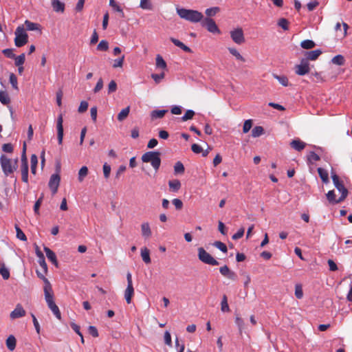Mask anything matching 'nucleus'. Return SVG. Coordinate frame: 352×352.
I'll use <instances>...</instances> for the list:
<instances>
[{"instance_id":"nucleus-1","label":"nucleus","mask_w":352,"mask_h":352,"mask_svg":"<svg viewBox=\"0 0 352 352\" xmlns=\"http://www.w3.org/2000/svg\"><path fill=\"white\" fill-rule=\"evenodd\" d=\"M176 11L181 19L191 23H196L200 22L204 18L203 14L195 10L177 8Z\"/></svg>"},{"instance_id":"nucleus-2","label":"nucleus","mask_w":352,"mask_h":352,"mask_svg":"<svg viewBox=\"0 0 352 352\" xmlns=\"http://www.w3.org/2000/svg\"><path fill=\"white\" fill-rule=\"evenodd\" d=\"M0 164L3 173L8 176L16 170L18 167V158L12 161L6 155L2 154L0 157Z\"/></svg>"},{"instance_id":"nucleus-3","label":"nucleus","mask_w":352,"mask_h":352,"mask_svg":"<svg viewBox=\"0 0 352 352\" xmlns=\"http://www.w3.org/2000/svg\"><path fill=\"white\" fill-rule=\"evenodd\" d=\"M160 155V152L148 151L143 154L142 160L145 163L150 162L153 168L157 170L159 169L161 164Z\"/></svg>"},{"instance_id":"nucleus-4","label":"nucleus","mask_w":352,"mask_h":352,"mask_svg":"<svg viewBox=\"0 0 352 352\" xmlns=\"http://www.w3.org/2000/svg\"><path fill=\"white\" fill-rule=\"evenodd\" d=\"M14 44L16 47H21L28 42V35L25 32L23 25H19L15 30Z\"/></svg>"},{"instance_id":"nucleus-5","label":"nucleus","mask_w":352,"mask_h":352,"mask_svg":"<svg viewBox=\"0 0 352 352\" xmlns=\"http://www.w3.org/2000/svg\"><path fill=\"white\" fill-rule=\"evenodd\" d=\"M198 258L204 263L210 265H218L219 262L214 258L208 252L203 248H198Z\"/></svg>"},{"instance_id":"nucleus-6","label":"nucleus","mask_w":352,"mask_h":352,"mask_svg":"<svg viewBox=\"0 0 352 352\" xmlns=\"http://www.w3.org/2000/svg\"><path fill=\"white\" fill-rule=\"evenodd\" d=\"M332 181L334 186L341 193L340 200H344L348 196V190L344 187L343 182L341 181L336 174L331 175Z\"/></svg>"},{"instance_id":"nucleus-7","label":"nucleus","mask_w":352,"mask_h":352,"mask_svg":"<svg viewBox=\"0 0 352 352\" xmlns=\"http://www.w3.org/2000/svg\"><path fill=\"white\" fill-rule=\"evenodd\" d=\"M200 22L201 23V25L203 27H205L208 32L214 34H220L221 32L218 26L217 25L215 21L209 17H204L202 21Z\"/></svg>"},{"instance_id":"nucleus-8","label":"nucleus","mask_w":352,"mask_h":352,"mask_svg":"<svg viewBox=\"0 0 352 352\" xmlns=\"http://www.w3.org/2000/svg\"><path fill=\"white\" fill-rule=\"evenodd\" d=\"M295 73L298 76H304L310 72L309 64L307 60L302 59L300 63L295 65Z\"/></svg>"},{"instance_id":"nucleus-9","label":"nucleus","mask_w":352,"mask_h":352,"mask_svg":"<svg viewBox=\"0 0 352 352\" xmlns=\"http://www.w3.org/2000/svg\"><path fill=\"white\" fill-rule=\"evenodd\" d=\"M232 40L236 44L241 45L245 42L244 34L242 28H238L230 32Z\"/></svg>"},{"instance_id":"nucleus-10","label":"nucleus","mask_w":352,"mask_h":352,"mask_svg":"<svg viewBox=\"0 0 352 352\" xmlns=\"http://www.w3.org/2000/svg\"><path fill=\"white\" fill-rule=\"evenodd\" d=\"M60 177L58 173H55L51 175L48 185L53 195L57 192L58 188L60 184Z\"/></svg>"},{"instance_id":"nucleus-11","label":"nucleus","mask_w":352,"mask_h":352,"mask_svg":"<svg viewBox=\"0 0 352 352\" xmlns=\"http://www.w3.org/2000/svg\"><path fill=\"white\" fill-rule=\"evenodd\" d=\"M63 115L60 114L57 118L56 128H57V138L58 142L59 144H61L63 142Z\"/></svg>"},{"instance_id":"nucleus-12","label":"nucleus","mask_w":352,"mask_h":352,"mask_svg":"<svg viewBox=\"0 0 352 352\" xmlns=\"http://www.w3.org/2000/svg\"><path fill=\"white\" fill-rule=\"evenodd\" d=\"M25 311L21 304H17L15 309L10 313L11 319H16L25 316Z\"/></svg>"},{"instance_id":"nucleus-13","label":"nucleus","mask_w":352,"mask_h":352,"mask_svg":"<svg viewBox=\"0 0 352 352\" xmlns=\"http://www.w3.org/2000/svg\"><path fill=\"white\" fill-rule=\"evenodd\" d=\"M219 272L221 274V275L230 280H235L236 279V273L233 271H231L227 265L221 267L219 268Z\"/></svg>"},{"instance_id":"nucleus-14","label":"nucleus","mask_w":352,"mask_h":352,"mask_svg":"<svg viewBox=\"0 0 352 352\" xmlns=\"http://www.w3.org/2000/svg\"><path fill=\"white\" fill-rule=\"evenodd\" d=\"M44 296H45V300L47 303L54 302V293L52 290V287L51 284L47 285H44Z\"/></svg>"},{"instance_id":"nucleus-15","label":"nucleus","mask_w":352,"mask_h":352,"mask_svg":"<svg viewBox=\"0 0 352 352\" xmlns=\"http://www.w3.org/2000/svg\"><path fill=\"white\" fill-rule=\"evenodd\" d=\"M111 10L116 13V17L118 19H122L125 17L122 7L117 4L114 0H111Z\"/></svg>"},{"instance_id":"nucleus-16","label":"nucleus","mask_w":352,"mask_h":352,"mask_svg":"<svg viewBox=\"0 0 352 352\" xmlns=\"http://www.w3.org/2000/svg\"><path fill=\"white\" fill-rule=\"evenodd\" d=\"M322 54V51L320 50H315L309 52H306L305 53V58L304 59L309 60H316L319 56Z\"/></svg>"},{"instance_id":"nucleus-17","label":"nucleus","mask_w":352,"mask_h":352,"mask_svg":"<svg viewBox=\"0 0 352 352\" xmlns=\"http://www.w3.org/2000/svg\"><path fill=\"white\" fill-rule=\"evenodd\" d=\"M43 249L48 260L51 261L56 267H58V261L55 253L46 246H45Z\"/></svg>"},{"instance_id":"nucleus-18","label":"nucleus","mask_w":352,"mask_h":352,"mask_svg":"<svg viewBox=\"0 0 352 352\" xmlns=\"http://www.w3.org/2000/svg\"><path fill=\"white\" fill-rule=\"evenodd\" d=\"M326 196H327V199L328 201L331 204H333V205L337 204H339L344 201V200H340V197L338 199H336V193L333 190H329L326 194Z\"/></svg>"},{"instance_id":"nucleus-19","label":"nucleus","mask_w":352,"mask_h":352,"mask_svg":"<svg viewBox=\"0 0 352 352\" xmlns=\"http://www.w3.org/2000/svg\"><path fill=\"white\" fill-rule=\"evenodd\" d=\"M290 146L294 149L300 151L305 148L306 144L300 139H296L290 142Z\"/></svg>"},{"instance_id":"nucleus-20","label":"nucleus","mask_w":352,"mask_h":352,"mask_svg":"<svg viewBox=\"0 0 352 352\" xmlns=\"http://www.w3.org/2000/svg\"><path fill=\"white\" fill-rule=\"evenodd\" d=\"M25 25L26 30L28 31H38L40 33H41V25L38 23H33L32 21L26 20L25 21Z\"/></svg>"},{"instance_id":"nucleus-21","label":"nucleus","mask_w":352,"mask_h":352,"mask_svg":"<svg viewBox=\"0 0 352 352\" xmlns=\"http://www.w3.org/2000/svg\"><path fill=\"white\" fill-rule=\"evenodd\" d=\"M141 232H142V235L145 239H148L151 236L152 232H151V230L150 228V225L148 222L143 223L141 225Z\"/></svg>"},{"instance_id":"nucleus-22","label":"nucleus","mask_w":352,"mask_h":352,"mask_svg":"<svg viewBox=\"0 0 352 352\" xmlns=\"http://www.w3.org/2000/svg\"><path fill=\"white\" fill-rule=\"evenodd\" d=\"M21 179L26 184L28 183V163L21 164Z\"/></svg>"},{"instance_id":"nucleus-23","label":"nucleus","mask_w":352,"mask_h":352,"mask_svg":"<svg viewBox=\"0 0 352 352\" xmlns=\"http://www.w3.org/2000/svg\"><path fill=\"white\" fill-rule=\"evenodd\" d=\"M134 295V289L133 285H127L124 291V298L128 304L131 302L132 297Z\"/></svg>"},{"instance_id":"nucleus-24","label":"nucleus","mask_w":352,"mask_h":352,"mask_svg":"<svg viewBox=\"0 0 352 352\" xmlns=\"http://www.w3.org/2000/svg\"><path fill=\"white\" fill-rule=\"evenodd\" d=\"M52 6L53 10L57 12H63L65 10V4L60 2L59 0H52Z\"/></svg>"},{"instance_id":"nucleus-25","label":"nucleus","mask_w":352,"mask_h":352,"mask_svg":"<svg viewBox=\"0 0 352 352\" xmlns=\"http://www.w3.org/2000/svg\"><path fill=\"white\" fill-rule=\"evenodd\" d=\"M48 307L50 309V310L52 311V313L54 314V316L58 319L60 320L61 318V314L59 310L58 307L56 305V303L54 302L47 303Z\"/></svg>"},{"instance_id":"nucleus-26","label":"nucleus","mask_w":352,"mask_h":352,"mask_svg":"<svg viewBox=\"0 0 352 352\" xmlns=\"http://www.w3.org/2000/svg\"><path fill=\"white\" fill-rule=\"evenodd\" d=\"M16 340L14 336L10 335L6 340V346L10 351H12L16 348Z\"/></svg>"},{"instance_id":"nucleus-27","label":"nucleus","mask_w":352,"mask_h":352,"mask_svg":"<svg viewBox=\"0 0 352 352\" xmlns=\"http://www.w3.org/2000/svg\"><path fill=\"white\" fill-rule=\"evenodd\" d=\"M170 40L172 41L174 45H175L177 47H179L182 50H183L186 52H192V50L190 47L184 45L182 42L179 41L178 39H176L175 38L171 37Z\"/></svg>"},{"instance_id":"nucleus-28","label":"nucleus","mask_w":352,"mask_h":352,"mask_svg":"<svg viewBox=\"0 0 352 352\" xmlns=\"http://www.w3.org/2000/svg\"><path fill=\"white\" fill-rule=\"evenodd\" d=\"M168 112V110H153L151 113V117L152 120L162 118L166 113Z\"/></svg>"},{"instance_id":"nucleus-29","label":"nucleus","mask_w":352,"mask_h":352,"mask_svg":"<svg viewBox=\"0 0 352 352\" xmlns=\"http://www.w3.org/2000/svg\"><path fill=\"white\" fill-rule=\"evenodd\" d=\"M170 190L177 192L181 188V183L178 179H173L168 182Z\"/></svg>"},{"instance_id":"nucleus-30","label":"nucleus","mask_w":352,"mask_h":352,"mask_svg":"<svg viewBox=\"0 0 352 352\" xmlns=\"http://www.w3.org/2000/svg\"><path fill=\"white\" fill-rule=\"evenodd\" d=\"M317 170L322 181L324 184L329 183V174L327 171L322 168H318Z\"/></svg>"},{"instance_id":"nucleus-31","label":"nucleus","mask_w":352,"mask_h":352,"mask_svg":"<svg viewBox=\"0 0 352 352\" xmlns=\"http://www.w3.org/2000/svg\"><path fill=\"white\" fill-rule=\"evenodd\" d=\"M141 256L145 263H151L150 252L146 248L141 249Z\"/></svg>"},{"instance_id":"nucleus-32","label":"nucleus","mask_w":352,"mask_h":352,"mask_svg":"<svg viewBox=\"0 0 352 352\" xmlns=\"http://www.w3.org/2000/svg\"><path fill=\"white\" fill-rule=\"evenodd\" d=\"M130 112V107L128 106L126 108L123 109L118 115V120L120 122L124 120L129 116Z\"/></svg>"},{"instance_id":"nucleus-33","label":"nucleus","mask_w":352,"mask_h":352,"mask_svg":"<svg viewBox=\"0 0 352 352\" xmlns=\"http://www.w3.org/2000/svg\"><path fill=\"white\" fill-rule=\"evenodd\" d=\"M0 102L4 105L10 104V98L7 91H0Z\"/></svg>"},{"instance_id":"nucleus-34","label":"nucleus","mask_w":352,"mask_h":352,"mask_svg":"<svg viewBox=\"0 0 352 352\" xmlns=\"http://www.w3.org/2000/svg\"><path fill=\"white\" fill-rule=\"evenodd\" d=\"M31 163V173L33 175L36 174V166L38 164V157L35 154H32L30 158Z\"/></svg>"},{"instance_id":"nucleus-35","label":"nucleus","mask_w":352,"mask_h":352,"mask_svg":"<svg viewBox=\"0 0 352 352\" xmlns=\"http://www.w3.org/2000/svg\"><path fill=\"white\" fill-rule=\"evenodd\" d=\"M273 77L276 79L283 86L287 87L289 85V80L285 76H278L276 74H273Z\"/></svg>"},{"instance_id":"nucleus-36","label":"nucleus","mask_w":352,"mask_h":352,"mask_svg":"<svg viewBox=\"0 0 352 352\" xmlns=\"http://www.w3.org/2000/svg\"><path fill=\"white\" fill-rule=\"evenodd\" d=\"M124 55L122 54L120 56H118L117 58L113 60L112 67L114 68L117 67H122L124 60Z\"/></svg>"},{"instance_id":"nucleus-37","label":"nucleus","mask_w":352,"mask_h":352,"mask_svg":"<svg viewBox=\"0 0 352 352\" xmlns=\"http://www.w3.org/2000/svg\"><path fill=\"white\" fill-rule=\"evenodd\" d=\"M0 274L4 280H8L10 278V271L4 263L0 265Z\"/></svg>"},{"instance_id":"nucleus-38","label":"nucleus","mask_w":352,"mask_h":352,"mask_svg":"<svg viewBox=\"0 0 352 352\" xmlns=\"http://www.w3.org/2000/svg\"><path fill=\"white\" fill-rule=\"evenodd\" d=\"M331 62H332V63H333L335 65L341 66L344 64L345 59L342 55L338 54V55L335 56L331 59Z\"/></svg>"},{"instance_id":"nucleus-39","label":"nucleus","mask_w":352,"mask_h":352,"mask_svg":"<svg viewBox=\"0 0 352 352\" xmlns=\"http://www.w3.org/2000/svg\"><path fill=\"white\" fill-rule=\"evenodd\" d=\"M315 43L311 40H304L301 42L300 46L305 50L312 49L315 47Z\"/></svg>"},{"instance_id":"nucleus-40","label":"nucleus","mask_w":352,"mask_h":352,"mask_svg":"<svg viewBox=\"0 0 352 352\" xmlns=\"http://www.w3.org/2000/svg\"><path fill=\"white\" fill-rule=\"evenodd\" d=\"M156 67L161 69H166V63L163 59L162 56L160 54L157 55L156 56Z\"/></svg>"},{"instance_id":"nucleus-41","label":"nucleus","mask_w":352,"mask_h":352,"mask_svg":"<svg viewBox=\"0 0 352 352\" xmlns=\"http://www.w3.org/2000/svg\"><path fill=\"white\" fill-rule=\"evenodd\" d=\"M263 128L261 126H256L252 130V136L254 138H257L263 135Z\"/></svg>"},{"instance_id":"nucleus-42","label":"nucleus","mask_w":352,"mask_h":352,"mask_svg":"<svg viewBox=\"0 0 352 352\" xmlns=\"http://www.w3.org/2000/svg\"><path fill=\"white\" fill-rule=\"evenodd\" d=\"M219 11L220 8L219 7H212L206 9L205 13L208 17L210 18L211 16H215Z\"/></svg>"},{"instance_id":"nucleus-43","label":"nucleus","mask_w":352,"mask_h":352,"mask_svg":"<svg viewBox=\"0 0 352 352\" xmlns=\"http://www.w3.org/2000/svg\"><path fill=\"white\" fill-rule=\"evenodd\" d=\"M221 309L223 312H228L230 311V308L228 304V298L226 295H223L222 297V300L221 302Z\"/></svg>"},{"instance_id":"nucleus-44","label":"nucleus","mask_w":352,"mask_h":352,"mask_svg":"<svg viewBox=\"0 0 352 352\" xmlns=\"http://www.w3.org/2000/svg\"><path fill=\"white\" fill-rule=\"evenodd\" d=\"M185 168L184 164L181 162H177L174 166L175 174H183Z\"/></svg>"},{"instance_id":"nucleus-45","label":"nucleus","mask_w":352,"mask_h":352,"mask_svg":"<svg viewBox=\"0 0 352 352\" xmlns=\"http://www.w3.org/2000/svg\"><path fill=\"white\" fill-rule=\"evenodd\" d=\"M88 174V168L87 166H84L82 167H81V168L79 170V172H78V181L79 182H82L85 179V177Z\"/></svg>"},{"instance_id":"nucleus-46","label":"nucleus","mask_w":352,"mask_h":352,"mask_svg":"<svg viewBox=\"0 0 352 352\" xmlns=\"http://www.w3.org/2000/svg\"><path fill=\"white\" fill-rule=\"evenodd\" d=\"M228 50L230 53L233 55L237 60H241L242 62H245V59L240 54V53L233 47H229Z\"/></svg>"},{"instance_id":"nucleus-47","label":"nucleus","mask_w":352,"mask_h":352,"mask_svg":"<svg viewBox=\"0 0 352 352\" xmlns=\"http://www.w3.org/2000/svg\"><path fill=\"white\" fill-rule=\"evenodd\" d=\"M9 81H10V84L12 85V87H13V89H14L16 90L19 89V88H18V82H17V78H16V76H15L14 74L11 73L10 74Z\"/></svg>"},{"instance_id":"nucleus-48","label":"nucleus","mask_w":352,"mask_h":352,"mask_svg":"<svg viewBox=\"0 0 352 352\" xmlns=\"http://www.w3.org/2000/svg\"><path fill=\"white\" fill-rule=\"evenodd\" d=\"M15 229L16 232V237L23 241H26L27 237L21 229L17 225L15 226Z\"/></svg>"},{"instance_id":"nucleus-49","label":"nucleus","mask_w":352,"mask_h":352,"mask_svg":"<svg viewBox=\"0 0 352 352\" xmlns=\"http://www.w3.org/2000/svg\"><path fill=\"white\" fill-rule=\"evenodd\" d=\"M109 49V43L107 41H101L97 46L98 51L105 52Z\"/></svg>"},{"instance_id":"nucleus-50","label":"nucleus","mask_w":352,"mask_h":352,"mask_svg":"<svg viewBox=\"0 0 352 352\" xmlns=\"http://www.w3.org/2000/svg\"><path fill=\"white\" fill-rule=\"evenodd\" d=\"M195 111L192 110H187L185 114L182 117V120L183 122L187 121L188 120L192 119L195 116Z\"/></svg>"},{"instance_id":"nucleus-51","label":"nucleus","mask_w":352,"mask_h":352,"mask_svg":"<svg viewBox=\"0 0 352 352\" xmlns=\"http://www.w3.org/2000/svg\"><path fill=\"white\" fill-rule=\"evenodd\" d=\"M213 245L223 253H226L228 252L226 245L221 241H215Z\"/></svg>"},{"instance_id":"nucleus-52","label":"nucleus","mask_w":352,"mask_h":352,"mask_svg":"<svg viewBox=\"0 0 352 352\" xmlns=\"http://www.w3.org/2000/svg\"><path fill=\"white\" fill-rule=\"evenodd\" d=\"M140 7L144 10L152 9V6L149 0H140Z\"/></svg>"},{"instance_id":"nucleus-53","label":"nucleus","mask_w":352,"mask_h":352,"mask_svg":"<svg viewBox=\"0 0 352 352\" xmlns=\"http://www.w3.org/2000/svg\"><path fill=\"white\" fill-rule=\"evenodd\" d=\"M308 161L311 163L314 162H317V161H319L320 160V156L316 154L315 152L314 151H311L309 153V154L308 155Z\"/></svg>"},{"instance_id":"nucleus-54","label":"nucleus","mask_w":352,"mask_h":352,"mask_svg":"<svg viewBox=\"0 0 352 352\" xmlns=\"http://www.w3.org/2000/svg\"><path fill=\"white\" fill-rule=\"evenodd\" d=\"M278 25L284 30H287L289 28V22L286 19L281 18L278 21Z\"/></svg>"},{"instance_id":"nucleus-55","label":"nucleus","mask_w":352,"mask_h":352,"mask_svg":"<svg viewBox=\"0 0 352 352\" xmlns=\"http://www.w3.org/2000/svg\"><path fill=\"white\" fill-rule=\"evenodd\" d=\"M15 59V65L16 66H21L23 65V64L25 62V54H21V55L16 56L14 58Z\"/></svg>"},{"instance_id":"nucleus-56","label":"nucleus","mask_w":352,"mask_h":352,"mask_svg":"<svg viewBox=\"0 0 352 352\" xmlns=\"http://www.w3.org/2000/svg\"><path fill=\"white\" fill-rule=\"evenodd\" d=\"M252 126V120H247L245 121L243 126V132L244 133H248L250 129Z\"/></svg>"},{"instance_id":"nucleus-57","label":"nucleus","mask_w":352,"mask_h":352,"mask_svg":"<svg viewBox=\"0 0 352 352\" xmlns=\"http://www.w3.org/2000/svg\"><path fill=\"white\" fill-rule=\"evenodd\" d=\"M295 296L298 299H301L303 296V292L301 285H296L295 287Z\"/></svg>"},{"instance_id":"nucleus-58","label":"nucleus","mask_w":352,"mask_h":352,"mask_svg":"<svg viewBox=\"0 0 352 352\" xmlns=\"http://www.w3.org/2000/svg\"><path fill=\"white\" fill-rule=\"evenodd\" d=\"M36 274L39 278H41L43 282L45 285H47L51 284L49 281V280L45 277V274H44V271L43 272H39L38 270H36Z\"/></svg>"},{"instance_id":"nucleus-59","label":"nucleus","mask_w":352,"mask_h":352,"mask_svg":"<svg viewBox=\"0 0 352 352\" xmlns=\"http://www.w3.org/2000/svg\"><path fill=\"white\" fill-rule=\"evenodd\" d=\"M38 263L40 266L42 267L43 271H44V274H47V265L45 260V256L43 258H39L38 260Z\"/></svg>"},{"instance_id":"nucleus-60","label":"nucleus","mask_w":352,"mask_h":352,"mask_svg":"<svg viewBox=\"0 0 352 352\" xmlns=\"http://www.w3.org/2000/svg\"><path fill=\"white\" fill-rule=\"evenodd\" d=\"M172 203L177 210H180L183 208V202L179 199H173Z\"/></svg>"},{"instance_id":"nucleus-61","label":"nucleus","mask_w":352,"mask_h":352,"mask_svg":"<svg viewBox=\"0 0 352 352\" xmlns=\"http://www.w3.org/2000/svg\"><path fill=\"white\" fill-rule=\"evenodd\" d=\"M245 232V229L243 228H240L234 234L232 235V238L233 240H238L241 239Z\"/></svg>"},{"instance_id":"nucleus-62","label":"nucleus","mask_w":352,"mask_h":352,"mask_svg":"<svg viewBox=\"0 0 352 352\" xmlns=\"http://www.w3.org/2000/svg\"><path fill=\"white\" fill-rule=\"evenodd\" d=\"M3 54L9 58H15V54L13 53L12 49H5L2 51Z\"/></svg>"},{"instance_id":"nucleus-63","label":"nucleus","mask_w":352,"mask_h":352,"mask_svg":"<svg viewBox=\"0 0 352 352\" xmlns=\"http://www.w3.org/2000/svg\"><path fill=\"white\" fill-rule=\"evenodd\" d=\"M3 151L8 153H11L13 152V146L10 143L4 144L2 146Z\"/></svg>"},{"instance_id":"nucleus-64","label":"nucleus","mask_w":352,"mask_h":352,"mask_svg":"<svg viewBox=\"0 0 352 352\" xmlns=\"http://www.w3.org/2000/svg\"><path fill=\"white\" fill-rule=\"evenodd\" d=\"M151 78L155 80L156 83H159L164 78V73L162 72L160 74H153L151 75Z\"/></svg>"}]
</instances>
